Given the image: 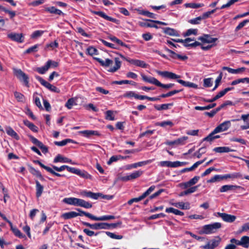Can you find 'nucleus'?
Listing matches in <instances>:
<instances>
[{
  "instance_id": "1",
  "label": "nucleus",
  "mask_w": 249,
  "mask_h": 249,
  "mask_svg": "<svg viewBox=\"0 0 249 249\" xmlns=\"http://www.w3.org/2000/svg\"><path fill=\"white\" fill-rule=\"evenodd\" d=\"M221 227V224L215 222L212 224L204 225L201 229V233L206 234H210L216 232Z\"/></svg>"
},
{
  "instance_id": "2",
  "label": "nucleus",
  "mask_w": 249,
  "mask_h": 249,
  "mask_svg": "<svg viewBox=\"0 0 249 249\" xmlns=\"http://www.w3.org/2000/svg\"><path fill=\"white\" fill-rule=\"evenodd\" d=\"M82 195L86 197H89L94 199H97L101 197L103 199L107 200L111 199L113 197V195H105L100 193H93L90 191H83L81 193Z\"/></svg>"
},
{
  "instance_id": "3",
  "label": "nucleus",
  "mask_w": 249,
  "mask_h": 249,
  "mask_svg": "<svg viewBox=\"0 0 249 249\" xmlns=\"http://www.w3.org/2000/svg\"><path fill=\"white\" fill-rule=\"evenodd\" d=\"M13 71L15 75L20 81L23 82L26 87H29L28 76L20 69H14Z\"/></svg>"
},
{
  "instance_id": "4",
  "label": "nucleus",
  "mask_w": 249,
  "mask_h": 249,
  "mask_svg": "<svg viewBox=\"0 0 249 249\" xmlns=\"http://www.w3.org/2000/svg\"><path fill=\"white\" fill-rule=\"evenodd\" d=\"M77 210L78 211L81 212L86 216L89 217V218H90L92 220H95V221H106V220H110V219H114L115 218V217L113 215H103V216H100V217H96V216H95L92 215L91 214H90L89 213L85 212L82 211L81 210H80V209H77Z\"/></svg>"
},
{
  "instance_id": "5",
  "label": "nucleus",
  "mask_w": 249,
  "mask_h": 249,
  "mask_svg": "<svg viewBox=\"0 0 249 249\" xmlns=\"http://www.w3.org/2000/svg\"><path fill=\"white\" fill-rule=\"evenodd\" d=\"M155 186L152 185L150 186L145 192H144L141 196L138 197H135L129 199L127 202H137L142 200L147 196H149L152 192L155 190Z\"/></svg>"
},
{
  "instance_id": "6",
  "label": "nucleus",
  "mask_w": 249,
  "mask_h": 249,
  "mask_svg": "<svg viewBox=\"0 0 249 249\" xmlns=\"http://www.w3.org/2000/svg\"><path fill=\"white\" fill-rule=\"evenodd\" d=\"M84 225L89 227L91 229L93 230H100V229H107V223H99L91 224L88 222H84Z\"/></svg>"
},
{
  "instance_id": "7",
  "label": "nucleus",
  "mask_w": 249,
  "mask_h": 249,
  "mask_svg": "<svg viewBox=\"0 0 249 249\" xmlns=\"http://www.w3.org/2000/svg\"><path fill=\"white\" fill-rule=\"evenodd\" d=\"M239 190L242 191L244 190V188L241 186L233 185H225L222 186L220 189V192H225L229 191Z\"/></svg>"
},
{
  "instance_id": "8",
  "label": "nucleus",
  "mask_w": 249,
  "mask_h": 249,
  "mask_svg": "<svg viewBox=\"0 0 249 249\" xmlns=\"http://www.w3.org/2000/svg\"><path fill=\"white\" fill-rule=\"evenodd\" d=\"M188 137L187 136H183L181 138H179L177 140H175L173 141H167L166 142H165V144L167 145H184L186 143V141L188 139Z\"/></svg>"
},
{
  "instance_id": "9",
  "label": "nucleus",
  "mask_w": 249,
  "mask_h": 249,
  "mask_svg": "<svg viewBox=\"0 0 249 249\" xmlns=\"http://www.w3.org/2000/svg\"><path fill=\"white\" fill-rule=\"evenodd\" d=\"M7 37L12 41L19 43L23 42L24 39L23 35L21 33H11L7 35Z\"/></svg>"
},
{
  "instance_id": "10",
  "label": "nucleus",
  "mask_w": 249,
  "mask_h": 249,
  "mask_svg": "<svg viewBox=\"0 0 249 249\" xmlns=\"http://www.w3.org/2000/svg\"><path fill=\"white\" fill-rule=\"evenodd\" d=\"M158 73L160 76L164 78H169L170 79H176L180 78V75H177L172 72L168 71H159Z\"/></svg>"
},
{
  "instance_id": "11",
  "label": "nucleus",
  "mask_w": 249,
  "mask_h": 249,
  "mask_svg": "<svg viewBox=\"0 0 249 249\" xmlns=\"http://www.w3.org/2000/svg\"><path fill=\"white\" fill-rule=\"evenodd\" d=\"M231 126L230 121H226L215 128L214 132H223L227 130Z\"/></svg>"
},
{
  "instance_id": "12",
  "label": "nucleus",
  "mask_w": 249,
  "mask_h": 249,
  "mask_svg": "<svg viewBox=\"0 0 249 249\" xmlns=\"http://www.w3.org/2000/svg\"><path fill=\"white\" fill-rule=\"evenodd\" d=\"M221 241V238L219 237H216L215 238L210 241L207 245L205 246L206 249H213L218 246Z\"/></svg>"
},
{
  "instance_id": "13",
  "label": "nucleus",
  "mask_w": 249,
  "mask_h": 249,
  "mask_svg": "<svg viewBox=\"0 0 249 249\" xmlns=\"http://www.w3.org/2000/svg\"><path fill=\"white\" fill-rule=\"evenodd\" d=\"M54 163L62 162V163H70L72 164H75V162L72 161L71 160L62 156L60 154H58L53 160Z\"/></svg>"
},
{
  "instance_id": "14",
  "label": "nucleus",
  "mask_w": 249,
  "mask_h": 249,
  "mask_svg": "<svg viewBox=\"0 0 249 249\" xmlns=\"http://www.w3.org/2000/svg\"><path fill=\"white\" fill-rule=\"evenodd\" d=\"M164 49L166 51L170 53V56L173 59H178L181 60H185L188 59V57L186 55H181L177 54L175 52L169 49L167 47H165Z\"/></svg>"
},
{
  "instance_id": "15",
  "label": "nucleus",
  "mask_w": 249,
  "mask_h": 249,
  "mask_svg": "<svg viewBox=\"0 0 249 249\" xmlns=\"http://www.w3.org/2000/svg\"><path fill=\"white\" fill-rule=\"evenodd\" d=\"M45 11L51 14L54 15H59V16H64L65 14L62 12L59 9H57L54 6H51L48 7H46L45 8Z\"/></svg>"
},
{
  "instance_id": "16",
  "label": "nucleus",
  "mask_w": 249,
  "mask_h": 249,
  "mask_svg": "<svg viewBox=\"0 0 249 249\" xmlns=\"http://www.w3.org/2000/svg\"><path fill=\"white\" fill-rule=\"evenodd\" d=\"M143 173V171L141 170L135 171L129 175L123 177V179L124 180L128 181L129 180L134 179L140 177Z\"/></svg>"
},
{
  "instance_id": "17",
  "label": "nucleus",
  "mask_w": 249,
  "mask_h": 249,
  "mask_svg": "<svg viewBox=\"0 0 249 249\" xmlns=\"http://www.w3.org/2000/svg\"><path fill=\"white\" fill-rule=\"evenodd\" d=\"M218 214L224 221L227 222H233L236 219V216L233 215L220 213H218Z\"/></svg>"
},
{
  "instance_id": "18",
  "label": "nucleus",
  "mask_w": 249,
  "mask_h": 249,
  "mask_svg": "<svg viewBox=\"0 0 249 249\" xmlns=\"http://www.w3.org/2000/svg\"><path fill=\"white\" fill-rule=\"evenodd\" d=\"M78 212H79V213L73 211L64 213L61 215V217L65 219H68L75 217L77 216H82L83 215H84V214H83L81 212L79 211Z\"/></svg>"
},
{
  "instance_id": "19",
  "label": "nucleus",
  "mask_w": 249,
  "mask_h": 249,
  "mask_svg": "<svg viewBox=\"0 0 249 249\" xmlns=\"http://www.w3.org/2000/svg\"><path fill=\"white\" fill-rule=\"evenodd\" d=\"M72 173L75 174L84 178H91V176L84 170H81L79 169L74 168Z\"/></svg>"
},
{
  "instance_id": "20",
  "label": "nucleus",
  "mask_w": 249,
  "mask_h": 249,
  "mask_svg": "<svg viewBox=\"0 0 249 249\" xmlns=\"http://www.w3.org/2000/svg\"><path fill=\"white\" fill-rule=\"evenodd\" d=\"M217 38H213L209 35H204L198 38V40H200L203 43H212L215 42L217 40Z\"/></svg>"
},
{
  "instance_id": "21",
  "label": "nucleus",
  "mask_w": 249,
  "mask_h": 249,
  "mask_svg": "<svg viewBox=\"0 0 249 249\" xmlns=\"http://www.w3.org/2000/svg\"><path fill=\"white\" fill-rule=\"evenodd\" d=\"M92 13L95 15H98L108 21H112L114 23H117L118 21V20L116 18L108 16L102 11H93Z\"/></svg>"
},
{
  "instance_id": "22",
  "label": "nucleus",
  "mask_w": 249,
  "mask_h": 249,
  "mask_svg": "<svg viewBox=\"0 0 249 249\" xmlns=\"http://www.w3.org/2000/svg\"><path fill=\"white\" fill-rule=\"evenodd\" d=\"M94 59L97 61L101 66L104 67H107L111 65L113 62L112 60L107 58L105 59V60H103L102 59L98 57H94Z\"/></svg>"
},
{
  "instance_id": "23",
  "label": "nucleus",
  "mask_w": 249,
  "mask_h": 249,
  "mask_svg": "<svg viewBox=\"0 0 249 249\" xmlns=\"http://www.w3.org/2000/svg\"><path fill=\"white\" fill-rule=\"evenodd\" d=\"M129 63L135 66L142 68H146L148 66V64H146L144 61L138 59H131V60L129 61Z\"/></svg>"
},
{
  "instance_id": "24",
  "label": "nucleus",
  "mask_w": 249,
  "mask_h": 249,
  "mask_svg": "<svg viewBox=\"0 0 249 249\" xmlns=\"http://www.w3.org/2000/svg\"><path fill=\"white\" fill-rule=\"evenodd\" d=\"M163 33L165 34L171 36H179V34L178 32L174 29L170 27H165L163 28Z\"/></svg>"
},
{
  "instance_id": "25",
  "label": "nucleus",
  "mask_w": 249,
  "mask_h": 249,
  "mask_svg": "<svg viewBox=\"0 0 249 249\" xmlns=\"http://www.w3.org/2000/svg\"><path fill=\"white\" fill-rule=\"evenodd\" d=\"M52 168L53 170L57 172H61L64 171L65 169H67L69 172L71 173L73 172L74 167H71L68 165H63L60 167H57L55 165H52Z\"/></svg>"
},
{
  "instance_id": "26",
  "label": "nucleus",
  "mask_w": 249,
  "mask_h": 249,
  "mask_svg": "<svg viewBox=\"0 0 249 249\" xmlns=\"http://www.w3.org/2000/svg\"><path fill=\"white\" fill-rule=\"evenodd\" d=\"M215 129L206 137L203 139L204 141H207L211 142L213 140L220 138V135H215V134L219 133L220 132H214Z\"/></svg>"
},
{
  "instance_id": "27",
  "label": "nucleus",
  "mask_w": 249,
  "mask_h": 249,
  "mask_svg": "<svg viewBox=\"0 0 249 249\" xmlns=\"http://www.w3.org/2000/svg\"><path fill=\"white\" fill-rule=\"evenodd\" d=\"M79 133L83 134L84 136L87 137H89L91 135H95L98 136H101V134L98 131L95 130H86L81 131Z\"/></svg>"
},
{
  "instance_id": "28",
  "label": "nucleus",
  "mask_w": 249,
  "mask_h": 249,
  "mask_svg": "<svg viewBox=\"0 0 249 249\" xmlns=\"http://www.w3.org/2000/svg\"><path fill=\"white\" fill-rule=\"evenodd\" d=\"M213 151L217 153H228L229 152L235 151L234 150L231 149L229 147H217L213 149Z\"/></svg>"
},
{
  "instance_id": "29",
  "label": "nucleus",
  "mask_w": 249,
  "mask_h": 249,
  "mask_svg": "<svg viewBox=\"0 0 249 249\" xmlns=\"http://www.w3.org/2000/svg\"><path fill=\"white\" fill-rule=\"evenodd\" d=\"M238 246H241L245 248H248L249 247V236H242L240 240H239Z\"/></svg>"
},
{
  "instance_id": "30",
  "label": "nucleus",
  "mask_w": 249,
  "mask_h": 249,
  "mask_svg": "<svg viewBox=\"0 0 249 249\" xmlns=\"http://www.w3.org/2000/svg\"><path fill=\"white\" fill-rule=\"evenodd\" d=\"M141 76H142V80L143 81H144L145 82L154 84L156 86L157 85L158 80L155 77H148L147 76H146L145 75H144L143 74H141Z\"/></svg>"
},
{
  "instance_id": "31",
  "label": "nucleus",
  "mask_w": 249,
  "mask_h": 249,
  "mask_svg": "<svg viewBox=\"0 0 249 249\" xmlns=\"http://www.w3.org/2000/svg\"><path fill=\"white\" fill-rule=\"evenodd\" d=\"M177 82L184 87L193 88L195 89L197 88V85L192 82L185 81L181 79H178Z\"/></svg>"
},
{
  "instance_id": "32",
  "label": "nucleus",
  "mask_w": 249,
  "mask_h": 249,
  "mask_svg": "<svg viewBox=\"0 0 249 249\" xmlns=\"http://www.w3.org/2000/svg\"><path fill=\"white\" fill-rule=\"evenodd\" d=\"M71 142L73 143H77V142L74 140L70 139H66L65 140H63V141L61 142H57L55 141L54 142V143L55 145L58 146H63L65 145H66L68 143Z\"/></svg>"
},
{
  "instance_id": "33",
  "label": "nucleus",
  "mask_w": 249,
  "mask_h": 249,
  "mask_svg": "<svg viewBox=\"0 0 249 249\" xmlns=\"http://www.w3.org/2000/svg\"><path fill=\"white\" fill-rule=\"evenodd\" d=\"M30 172L32 175L38 178L41 180L44 181L45 180L40 172L36 170L34 167L32 166L30 167Z\"/></svg>"
},
{
  "instance_id": "34",
  "label": "nucleus",
  "mask_w": 249,
  "mask_h": 249,
  "mask_svg": "<svg viewBox=\"0 0 249 249\" xmlns=\"http://www.w3.org/2000/svg\"><path fill=\"white\" fill-rule=\"evenodd\" d=\"M115 65L112 68H110L108 71L110 72H114L118 71L121 66V62L120 61L119 58H115Z\"/></svg>"
},
{
  "instance_id": "35",
  "label": "nucleus",
  "mask_w": 249,
  "mask_h": 249,
  "mask_svg": "<svg viewBox=\"0 0 249 249\" xmlns=\"http://www.w3.org/2000/svg\"><path fill=\"white\" fill-rule=\"evenodd\" d=\"M108 38L113 42L116 43L118 45H120L121 46L124 47L128 49L130 48L129 45L124 43L122 40L118 39L115 36H110Z\"/></svg>"
},
{
  "instance_id": "36",
  "label": "nucleus",
  "mask_w": 249,
  "mask_h": 249,
  "mask_svg": "<svg viewBox=\"0 0 249 249\" xmlns=\"http://www.w3.org/2000/svg\"><path fill=\"white\" fill-rule=\"evenodd\" d=\"M6 131L8 135L14 138L16 140H18L19 139V136L12 127L10 126L7 127L6 128Z\"/></svg>"
},
{
  "instance_id": "37",
  "label": "nucleus",
  "mask_w": 249,
  "mask_h": 249,
  "mask_svg": "<svg viewBox=\"0 0 249 249\" xmlns=\"http://www.w3.org/2000/svg\"><path fill=\"white\" fill-rule=\"evenodd\" d=\"M174 105L173 103H168V104H164L161 105H155L154 108L159 111L162 110H167L169 109V107H172Z\"/></svg>"
},
{
  "instance_id": "38",
  "label": "nucleus",
  "mask_w": 249,
  "mask_h": 249,
  "mask_svg": "<svg viewBox=\"0 0 249 249\" xmlns=\"http://www.w3.org/2000/svg\"><path fill=\"white\" fill-rule=\"evenodd\" d=\"M24 124L27 126L30 129L34 132L38 131V128L34 124L31 123L29 121L25 120L23 121Z\"/></svg>"
},
{
  "instance_id": "39",
  "label": "nucleus",
  "mask_w": 249,
  "mask_h": 249,
  "mask_svg": "<svg viewBox=\"0 0 249 249\" xmlns=\"http://www.w3.org/2000/svg\"><path fill=\"white\" fill-rule=\"evenodd\" d=\"M9 225L10 226L11 230L16 236L20 238H22L25 237V236L20 232V231L18 229L13 226L12 223L11 225Z\"/></svg>"
},
{
  "instance_id": "40",
  "label": "nucleus",
  "mask_w": 249,
  "mask_h": 249,
  "mask_svg": "<svg viewBox=\"0 0 249 249\" xmlns=\"http://www.w3.org/2000/svg\"><path fill=\"white\" fill-rule=\"evenodd\" d=\"M36 184V195L37 197H39L42 194L43 191V186L39 183V182L36 180L35 181Z\"/></svg>"
},
{
  "instance_id": "41",
  "label": "nucleus",
  "mask_w": 249,
  "mask_h": 249,
  "mask_svg": "<svg viewBox=\"0 0 249 249\" xmlns=\"http://www.w3.org/2000/svg\"><path fill=\"white\" fill-rule=\"evenodd\" d=\"M50 68L49 63H46L45 65L41 67H38L36 69V71L40 74H44Z\"/></svg>"
},
{
  "instance_id": "42",
  "label": "nucleus",
  "mask_w": 249,
  "mask_h": 249,
  "mask_svg": "<svg viewBox=\"0 0 249 249\" xmlns=\"http://www.w3.org/2000/svg\"><path fill=\"white\" fill-rule=\"evenodd\" d=\"M165 212L168 213H173L175 214L178 215L182 216L184 215V213L183 212L172 207L166 208Z\"/></svg>"
},
{
  "instance_id": "43",
  "label": "nucleus",
  "mask_w": 249,
  "mask_h": 249,
  "mask_svg": "<svg viewBox=\"0 0 249 249\" xmlns=\"http://www.w3.org/2000/svg\"><path fill=\"white\" fill-rule=\"evenodd\" d=\"M240 83H247L249 84V77H245L243 78H240L236 79L233 81L231 82V85L232 86L236 85L238 84H239Z\"/></svg>"
},
{
  "instance_id": "44",
  "label": "nucleus",
  "mask_w": 249,
  "mask_h": 249,
  "mask_svg": "<svg viewBox=\"0 0 249 249\" xmlns=\"http://www.w3.org/2000/svg\"><path fill=\"white\" fill-rule=\"evenodd\" d=\"M224 179V175H216L207 180L208 183H213Z\"/></svg>"
},
{
  "instance_id": "45",
  "label": "nucleus",
  "mask_w": 249,
  "mask_h": 249,
  "mask_svg": "<svg viewBox=\"0 0 249 249\" xmlns=\"http://www.w3.org/2000/svg\"><path fill=\"white\" fill-rule=\"evenodd\" d=\"M242 177V175L240 173H233L232 174H226L224 175V179L227 178H241Z\"/></svg>"
},
{
  "instance_id": "46",
  "label": "nucleus",
  "mask_w": 249,
  "mask_h": 249,
  "mask_svg": "<svg viewBox=\"0 0 249 249\" xmlns=\"http://www.w3.org/2000/svg\"><path fill=\"white\" fill-rule=\"evenodd\" d=\"M216 105V103H213L205 107L196 106L195 107V109L197 110H208L215 107Z\"/></svg>"
},
{
  "instance_id": "47",
  "label": "nucleus",
  "mask_w": 249,
  "mask_h": 249,
  "mask_svg": "<svg viewBox=\"0 0 249 249\" xmlns=\"http://www.w3.org/2000/svg\"><path fill=\"white\" fill-rule=\"evenodd\" d=\"M113 84H117V85H122V84H130L133 86H136L137 83L133 81H129L127 80H123L121 81H115L113 82Z\"/></svg>"
},
{
  "instance_id": "48",
  "label": "nucleus",
  "mask_w": 249,
  "mask_h": 249,
  "mask_svg": "<svg viewBox=\"0 0 249 249\" xmlns=\"http://www.w3.org/2000/svg\"><path fill=\"white\" fill-rule=\"evenodd\" d=\"M62 202H86L85 200L74 198V197H69V198H65L63 200Z\"/></svg>"
},
{
  "instance_id": "49",
  "label": "nucleus",
  "mask_w": 249,
  "mask_h": 249,
  "mask_svg": "<svg viewBox=\"0 0 249 249\" xmlns=\"http://www.w3.org/2000/svg\"><path fill=\"white\" fill-rule=\"evenodd\" d=\"M36 78L40 83V84L46 88L47 89H49V87L51 84L45 81L44 79L41 77L39 76L36 75L35 76Z\"/></svg>"
},
{
  "instance_id": "50",
  "label": "nucleus",
  "mask_w": 249,
  "mask_h": 249,
  "mask_svg": "<svg viewBox=\"0 0 249 249\" xmlns=\"http://www.w3.org/2000/svg\"><path fill=\"white\" fill-rule=\"evenodd\" d=\"M203 3H186L184 4L186 8H198L203 6Z\"/></svg>"
},
{
  "instance_id": "51",
  "label": "nucleus",
  "mask_w": 249,
  "mask_h": 249,
  "mask_svg": "<svg viewBox=\"0 0 249 249\" xmlns=\"http://www.w3.org/2000/svg\"><path fill=\"white\" fill-rule=\"evenodd\" d=\"M163 191V189H160L159 191L155 192L153 194L149 196L146 199L144 202H148L149 201L151 200L152 199L157 197Z\"/></svg>"
},
{
  "instance_id": "52",
  "label": "nucleus",
  "mask_w": 249,
  "mask_h": 249,
  "mask_svg": "<svg viewBox=\"0 0 249 249\" xmlns=\"http://www.w3.org/2000/svg\"><path fill=\"white\" fill-rule=\"evenodd\" d=\"M139 14L151 18H156V15L153 13H151L148 11L140 10Z\"/></svg>"
},
{
  "instance_id": "53",
  "label": "nucleus",
  "mask_w": 249,
  "mask_h": 249,
  "mask_svg": "<svg viewBox=\"0 0 249 249\" xmlns=\"http://www.w3.org/2000/svg\"><path fill=\"white\" fill-rule=\"evenodd\" d=\"M156 125L160 126L161 127H165L166 125H169L170 127H172L174 125V123L171 121H166L161 122H158L156 123Z\"/></svg>"
},
{
  "instance_id": "54",
  "label": "nucleus",
  "mask_w": 249,
  "mask_h": 249,
  "mask_svg": "<svg viewBox=\"0 0 249 249\" xmlns=\"http://www.w3.org/2000/svg\"><path fill=\"white\" fill-rule=\"evenodd\" d=\"M176 207L182 210L189 209L190 208L189 203H172Z\"/></svg>"
},
{
  "instance_id": "55",
  "label": "nucleus",
  "mask_w": 249,
  "mask_h": 249,
  "mask_svg": "<svg viewBox=\"0 0 249 249\" xmlns=\"http://www.w3.org/2000/svg\"><path fill=\"white\" fill-rule=\"evenodd\" d=\"M106 119L113 121L115 120L113 112L112 110H107L106 112Z\"/></svg>"
},
{
  "instance_id": "56",
  "label": "nucleus",
  "mask_w": 249,
  "mask_h": 249,
  "mask_svg": "<svg viewBox=\"0 0 249 249\" xmlns=\"http://www.w3.org/2000/svg\"><path fill=\"white\" fill-rule=\"evenodd\" d=\"M218 8H216L211 11H208V12H206L205 13H204L201 16V18H202V19H205L208 18L209 17V16H210V15L215 13L217 9H218Z\"/></svg>"
},
{
  "instance_id": "57",
  "label": "nucleus",
  "mask_w": 249,
  "mask_h": 249,
  "mask_svg": "<svg viewBox=\"0 0 249 249\" xmlns=\"http://www.w3.org/2000/svg\"><path fill=\"white\" fill-rule=\"evenodd\" d=\"M39 47L38 44H36L33 46H32L30 48H29L28 49H27L24 53H30L33 52H36L37 51V48Z\"/></svg>"
},
{
  "instance_id": "58",
  "label": "nucleus",
  "mask_w": 249,
  "mask_h": 249,
  "mask_svg": "<svg viewBox=\"0 0 249 249\" xmlns=\"http://www.w3.org/2000/svg\"><path fill=\"white\" fill-rule=\"evenodd\" d=\"M87 51L88 54L91 56H92L94 54H98V50L96 48L92 46L89 47L87 49Z\"/></svg>"
},
{
  "instance_id": "59",
  "label": "nucleus",
  "mask_w": 249,
  "mask_h": 249,
  "mask_svg": "<svg viewBox=\"0 0 249 249\" xmlns=\"http://www.w3.org/2000/svg\"><path fill=\"white\" fill-rule=\"evenodd\" d=\"M174 86V84L170 83L168 84H163L158 81L157 86L161 87L165 89H169Z\"/></svg>"
},
{
  "instance_id": "60",
  "label": "nucleus",
  "mask_w": 249,
  "mask_h": 249,
  "mask_svg": "<svg viewBox=\"0 0 249 249\" xmlns=\"http://www.w3.org/2000/svg\"><path fill=\"white\" fill-rule=\"evenodd\" d=\"M106 233L107 236L112 239H121L123 238L122 235H116L115 233L110 232L109 231H106Z\"/></svg>"
},
{
  "instance_id": "61",
  "label": "nucleus",
  "mask_w": 249,
  "mask_h": 249,
  "mask_svg": "<svg viewBox=\"0 0 249 249\" xmlns=\"http://www.w3.org/2000/svg\"><path fill=\"white\" fill-rule=\"evenodd\" d=\"M197 29H190L187 30L186 33L184 34V36H189L192 34L196 35L197 34Z\"/></svg>"
},
{
  "instance_id": "62",
  "label": "nucleus",
  "mask_w": 249,
  "mask_h": 249,
  "mask_svg": "<svg viewBox=\"0 0 249 249\" xmlns=\"http://www.w3.org/2000/svg\"><path fill=\"white\" fill-rule=\"evenodd\" d=\"M15 97L18 102H22L24 99V96L20 92L15 91L14 92Z\"/></svg>"
},
{
  "instance_id": "63",
  "label": "nucleus",
  "mask_w": 249,
  "mask_h": 249,
  "mask_svg": "<svg viewBox=\"0 0 249 249\" xmlns=\"http://www.w3.org/2000/svg\"><path fill=\"white\" fill-rule=\"evenodd\" d=\"M249 22V19H245L240 22L235 29V31L237 32L242 28L247 23Z\"/></svg>"
},
{
  "instance_id": "64",
  "label": "nucleus",
  "mask_w": 249,
  "mask_h": 249,
  "mask_svg": "<svg viewBox=\"0 0 249 249\" xmlns=\"http://www.w3.org/2000/svg\"><path fill=\"white\" fill-rule=\"evenodd\" d=\"M249 231V222L246 223L244 224H243L242 226L241 229L239 230V232L242 233V232L248 231Z\"/></svg>"
}]
</instances>
